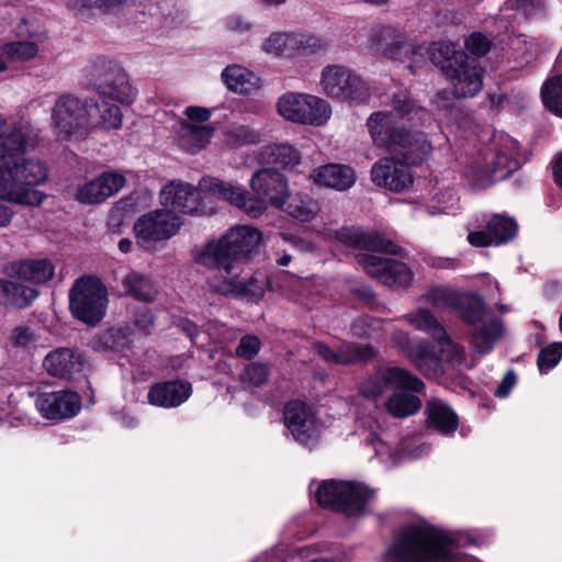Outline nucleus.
I'll return each mask as SVG.
<instances>
[{
    "label": "nucleus",
    "instance_id": "nucleus-23",
    "mask_svg": "<svg viewBox=\"0 0 562 562\" xmlns=\"http://www.w3.org/2000/svg\"><path fill=\"white\" fill-rule=\"evenodd\" d=\"M283 417L288 429L297 441L310 440L315 427V414L311 406L297 400L290 401L284 406Z\"/></svg>",
    "mask_w": 562,
    "mask_h": 562
},
{
    "label": "nucleus",
    "instance_id": "nucleus-64",
    "mask_svg": "<svg viewBox=\"0 0 562 562\" xmlns=\"http://www.w3.org/2000/svg\"><path fill=\"white\" fill-rule=\"evenodd\" d=\"M449 92L446 90H441L437 92L435 102L439 109H447L449 106Z\"/></svg>",
    "mask_w": 562,
    "mask_h": 562
},
{
    "label": "nucleus",
    "instance_id": "nucleus-39",
    "mask_svg": "<svg viewBox=\"0 0 562 562\" xmlns=\"http://www.w3.org/2000/svg\"><path fill=\"white\" fill-rule=\"evenodd\" d=\"M304 124L313 126L324 125L331 116V106L325 100L317 95L305 93L304 101Z\"/></svg>",
    "mask_w": 562,
    "mask_h": 562
},
{
    "label": "nucleus",
    "instance_id": "nucleus-53",
    "mask_svg": "<svg viewBox=\"0 0 562 562\" xmlns=\"http://www.w3.org/2000/svg\"><path fill=\"white\" fill-rule=\"evenodd\" d=\"M85 8H94L104 13L113 12L126 7L134 0H76Z\"/></svg>",
    "mask_w": 562,
    "mask_h": 562
},
{
    "label": "nucleus",
    "instance_id": "nucleus-44",
    "mask_svg": "<svg viewBox=\"0 0 562 562\" xmlns=\"http://www.w3.org/2000/svg\"><path fill=\"white\" fill-rule=\"evenodd\" d=\"M541 95L546 109L562 116V75L547 80L541 89Z\"/></svg>",
    "mask_w": 562,
    "mask_h": 562
},
{
    "label": "nucleus",
    "instance_id": "nucleus-26",
    "mask_svg": "<svg viewBox=\"0 0 562 562\" xmlns=\"http://www.w3.org/2000/svg\"><path fill=\"white\" fill-rule=\"evenodd\" d=\"M83 358L69 348H56L43 360L46 372L56 378H70L74 373L81 371Z\"/></svg>",
    "mask_w": 562,
    "mask_h": 562
},
{
    "label": "nucleus",
    "instance_id": "nucleus-63",
    "mask_svg": "<svg viewBox=\"0 0 562 562\" xmlns=\"http://www.w3.org/2000/svg\"><path fill=\"white\" fill-rule=\"evenodd\" d=\"M180 326L182 327L183 331L188 335V337L191 340H194V338L199 334V330H198V327L195 326V324H193L189 321H183V322H181Z\"/></svg>",
    "mask_w": 562,
    "mask_h": 562
},
{
    "label": "nucleus",
    "instance_id": "nucleus-50",
    "mask_svg": "<svg viewBox=\"0 0 562 562\" xmlns=\"http://www.w3.org/2000/svg\"><path fill=\"white\" fill-rule=\"evenodd\" d=\"M562 357V344L555 342L542 348L538 355L537 364L541 373L554 368Z\"/></svg>",
    "mask_w": 562,
    "mask_h": 562
},
{
    "label": "nucleus",
    "instance_id": "nucleus-4",
    "mask_svg": "<svg viewBox=\"0 0 562 562\" xmlns=\"http://www.w3.org/2000/svg\"><path fill=\"white\" fill-rule=\"evenodd\" d=\"M335 237L347 247L368 251L358 254L356 261L370 277L382 284L390 288H407L412 284L413 272L406 263L379 255L398 254L401 247L393 241L379 234L363 233L355 227H342L335 232Z\"/></svg>",
    "mask_w": 562,
    "mask_h": 562
},
{
    "label": "nucleus",
    "instance_id": "nucleus-10",
    "mask_svg": "<svg viewBox=\"0 0 562 562\" xmlns=\"http://www.w3.org/2000/svg\"><path fill=\"white\" fill-rule=\"evenodd\" d=\"M52 125L59 139L86 137L90 133L89 100L72 94L60 95L52 110Z\"/></svg>",
    "mask_w": 562,
    "mask_h": 562
},
{
    "label": "nucleus",
    "instance_id": "nucleus-18",
    "mask_svg": "<svg viewBox=\"0 0 562 562\" xmlns=\"http://www.w3.org/2000/svg\"><path fill=\"white\" fill-rule=\"evenodd\" d=\"M125 184V178L117 172H103L99 177L79 184L75 198L82 204H98L117 193Z\"/></svg>",
    "mask_w": 562,
    "mask_h": 562
},
{
    "label": "nucleus",
    "instance_id": "nucleus-29",
    "mask_svg": "<svg viewBox=\"0 0 562 562\" xmlns=\"http://www.w3.org/2000/svg\"><path fill=\"white\" fill-rule=\"evenodd\" d=\"M370 494H315V502L325 508L341 512L348 516L364 509Z\"/></svg>",
    "mask_w": 562,
    "mask_h": 562
},
{
    "label": "nucleus",
    "instance_id": "nucleus-59",
    "mask_svg": "<svg viewBox=\"0 0 562 562\" xmlns=\"http://www.w3.org/2000/svg\"><path fill=\"white\" fill-rule=\"evenodd\" d=\"M317 550H318V548L315 546L296 547L294 549H291V551L289 552L288 559H296L297 558L299 560H304V559L312 557L314 553H316Z\"/></svg>",
    "mask_w": 562,
    "mask_h": 562
},
{
    "label": "nucleus",
    "instance_id": "nucleus-43",
    "mask_svg": "<svg viewBox=\"0 0 562 562\" xmlns=\"http://www.w3.org/2000/svg\"><path fill=\"white\" fill-rule=\"evenodd\" d=\"M38 53V47L35 42L19 41L5 44L1 52L0 58L4 61V69L7 63L11 60L25 61L34 58Z\"/></svg>",
    "mask_w": 562,
    "mask_h": 562
},
{
    "label": "nucleus",
    "instance_id": "nucleus-5",
    "mask_svg": "<svg viewBox=\"0 0 562 562\" xmlns=\"http://www.w3.org/2000/svg\"><path fill=\"white\" fill-rule=\"evenodd\" d=\"M518 167V143L508 134L494 131L482 137V144L469 158L464 175L473 184L484 188L494 182V176H507Z\"/></svg>",
    "mask_w": 562,
    "mask_h": 562
},
{
    "label": "nucleus",
    "instance_id": "nucleus-36",
    "mask_svg": "<svg viewBox=\"0 0 562 562\" xmlns=\"http://www.w3.org/2000/svg\"><path fill=\"white\" fill-rule=\"evenodd\" d=\"M305 93L288 92L281 95L277 103L278 113L285 120L304 124Z\"/></svg>",
    "mask_w": 562,
    "mask_h": 562
},
{
    "label": "nucleus",
    "instance_id": "nucleus-28",
    "mask_svg": "<svg viewBox=\"0 0 562 562\" xmlns=\"http://www.w3.org/2000/svg\"><path fill=\"white\" fill-rule=\"evenodd\" d=\"M314 180L318 184L344 191L353 186L356 175L348 166L330 164L315 169Z\"/></svg>",
    "mask_w": 562,
    "mask_h": 562
},
{
    "label": "nucleus",
    "instance_id": "nucleus-56",
    "mask_svg": "<svg viewBox=\"0 0 562 562\" xmlns=\"http://www.w3.org/2000/svg\"><path fill=\"white\" fill-rule=\"evenodd\" d=\"M184 114L188 120L192 122L204 123L211 117L212 110L204 106L191 105L186 108Z\"/></svg>",
    "mask_w": 562,
    "mask_h": 562
},
{
    "label": "nucleus",
    "instance_id": "nucleus-21",
    "mask_svg": "<svg viewBox=\"0 0 562 562\" xmlns=\"http://www.w3.org/2000/svg\"><path fill=\"white\" fill-rule=\"evenodd\" d=\"M192 392V384L188 381L181 379L161 381L149 387L147 401L157 407L173 408L187 402Z\"/></svg>",
    "mask_w": 562,
    "mask_h": 562
},
{
    "label": "nucleus",
    "instance_id": "nucleus-47",
    "mask_svg": "<svg viewBox=\"0 0 562 562\" xmlns=\"http://www.w3.org/2000/svg\"><path fill=\"white\" fill-rule=\"evenodd\" d=\"M261 134L249 126L238 125L225 133L224 142L229 147H240L260 142Z\"/></svg>",
    "mask_w": 562,
    "mask_h": 562
},
{
    "label": "nucleus",
    "instance_id": "nucleus-46",
    "mask_svg": "<svg viewBox=\"0 0 562 562\" xmlns=\"http://www.w3.org/2000/svg\"><path fill=\"white\" fill-rule=\"evenodd\" d=\"M460 295L461 293L454 290L437 286L430 289L423 299L437 310L454 311Z\"/></svg>",
    "mask_w": 562,
    "mask_h": 562
},
{
    "label": "nucleus",
    "instance_id": "nucleus-57",
    "mask_svg": "<svg viewBox=\"0 0 562 562\" xmlns=\"http://www.w3.org/2000/svg\"><path fill=\"white\" fill-rule=\"evenodd\" d=\"M516 383V375L513 371H508L503 378L501 384L495 391V395L498 397H506Z\"/></svg>",
    "mask_w": 562,
    "mask_h": 562
},
{
    "label": "nucleus",
    "instance_id": "nucleus-11",
    "mask_svg": "<svg viewBox=\"0 0 562 562\" xmlns=\"http://www.w3.org/2000/svg\"><path fill=\"white\" fill-rule=\"evenodd\" d=\"M203 179L200 180L198 188L182 181L169 182L160 191L161 204L184 214H212L214 209L209 205V199L216 196L201 188Z\"/></svg>",
    "mask_w": 562,
    "mask_h": 562
},
{
    "label": "nucleus",
    "instance_id": "nucleus-14",
    "mask_svg": "<svg viewBox=\"0 0 562 562\" xmlns=\"http://www.w3.org/2000/svg\"><path fill=\"white\" fill-rule=\"evenodd\" d=\"M92 75L104 78L97 86L101 99H110L123 105L132 104L136 99L137 90L130 82L128 76L123 70L111 67V63L105 59H99L94 64Z\"/></svg>",
    "mask_w": 562,
    "mask_h": 562
},
{
    "label": "nucleus",
    "instance_id": "nucleus-24",
    "mask_svg": "<svg viewBox=\"0 0 562 562\" xmlns=\"http://www.w3.org/2000/svg\"><path fill=\"white\" fill-rule=\"evenodd\" d=\"M314 349L324 361L333 364H355L369 361L374 357L371 345L345 342L335 351L323 342H316Z\"/></svg>",
    "mask_w": 562,
    "mask_h": 562
},
{
    "label": "nucleus",
    "instance_id": "nucleus-48",
    "mask_svg": "<svg viewBox=\"0 0 562 562\" xmlns=\"http://www.w3.org/2000/svg\"><path fill=\"white\" fill-rule=\"evenodd\" d=\"M436 341L438 342L442 357L452 366H461L465 362L467 357L464 347L453 342L447 331H445V336L442 338H438Z\"/></svg>",
    "mask_w": 562,
    "mask_h": 562
},
{
    "label": "nucleus",
    "instance_id": "nucleus-13",
    "mask_svg": "<svg viewBox=\"0 0 562 562\" xmlns=\"http://www.w3.org/2000/svg\"><path fill=\"white\" fill-rule=\"evenodd\" d=\"M368 47L372 54L394 61H405L416 50L406 31L394 25L374 26L369 35Z\"/></svg>",
    "mask_w": 562,
    "mask_h": 562
},
{
    "label": "nucleus",
    "instance_id": "nucleus-22",
    "mask_svg": "<svg viewBox=\"0 0 562 562\" xmlns=\"http://www.w3.org/2000/svg\"><path fill=\"white\" fill-rule=\"evenodd\" d=\"M392 339L425 376L431 378L438 375L440 371L439 359L434 355L432 349L427 344L419 342L415 347H412L409 337L404 331L394 333Z\"/></svg>",
    "mask_w": 562,
    "mask_h": 562
},
{
    "label": "nucleus",
    "instance_id": "nucleus-58",
    "mask_svg": "<svg viewBox=\"0 0 562 562\" xmlns=\"http://www.w3.org/2000/svg\"><path fill=\"white\" fill-rule=\"evenodd\" d=\"M514 7L529 16L542 8V2L541 0H515Z\"/></svg>",
    "mask_w": 562,
    "mask_h": 562
},
{
    "label": "nucleus",
    "instance_id": "nucleus-38",
    "mask_svg": "<svg viewBox=\"0 0 562 562\" xmlns=\"http://www.w3.org/2000/svg\"><path fill=\"white\" fill-rule=\"evenodd\" d=\"M459 317L468 324H476L483 321L485 315L484 301L471 293H461L458 305L454 308Z\"/></svg>",
    "mask_w": 562,
    "mask_h": 562
},
{
    "label": "nucleus",
    "instance_id": "nucleus-54",
    "mask_svg": "<svg viewBox=\"0 0 562 562\" xmlns=\"http://www.w3.org/2000/svg\"><path fill=\"white\" fill-rule=\"evenodd\" d=\"M465 48L474 56L481 57L490 52L491 42L481 33H473L465 40Z\"/></svg>",
    "mask_w": 562,
    "mask_h": 562
},
{
    "label": "nucleus",
    "instance_id": "nucleus-16",
    "mask_svg": "<svg viewBox=\"0 0 562 562\" xmlns=\"http://www.w3.org/2000/svg\"><path fill=\"white\" fill-rule=\"evenodd\" d=\"M371 179L378 187L394 192H403L414 182L411 169L394 156L376 161L371 168Z\"/></svg>",
    "mask_w": 562,
    "mask_h": 562
},
{
    "label": "nucleus",
    "instance_id": "nucleus-27",
    "mask_svg": "<svg viewBox=\"0 0 562 562\" xmlns=\"http://www.w3.org/2000/svg\"><path fill=\"white\" fill-rule=\"evenodd\" d=\"M110 99H101V103L89 100L90 132L95 128L119 130L122 126L123 114L116 104L110 103Z\"/></svg>",
    "mask_w": 562,
    "mask_h": 562
},
{
    "label": "nucleus",
    "instance_id": "nucleus-41",
    "mask_svg": "<svg viewBox=\"0 0 562 562\" xmlns=\"http://www.w3.org/2000/svg\"><path fill=\"white\" fill-rule=\"evenodd\" d=\"M404 318L408 324L430 335L435 340L445 336L446 329L428 310L418 308L416 312L405 315Z\"/></svg>",
    "mask_w": 562,
    "mask_h": 562
},
{
    "label": "nucleus",
    "instance_id": "nucleus-35",
    "mask_svg": "<svg viewBox=\"0 0 562 562\" xmlns=\"http://www.w3.org/2000/svg\"><path fill=\"white\" fill-rule=\"evenodd\" d=\"M427 420L431 427L442 434L453 432L458 427V417L445 403L434 400L427 404Z\"/></svg>",
    "mask_w": 562,
    "mask_h": 562
},
{
    "label": "nucleus",
    "instance_id": "nucleus-19",
    "mask_svg": "<svg viewBox=\"0 0 562 562\" xmlns=\"http://www.w3.org/2000/svg\"><path fill=\"white\" fill-rule=\"evenodd\" d=\"M445 75L452 86L456 98H473L482 90L483 70L474 58L469 57Z\"/></svg>",
    "mask_w": 562,
    "mask_h": 562
},
{
    "label": "nucleus",
    "instance_id": "nucleus-42",
    "mask_svg": "<svg viewBox=\"0 0 562 562\" xmlns=\"http://www.w3.org/2000/svg\"><path fill=\"white\" fill-rule=\"evenodd\" d=\"M310 492H374L364 482L357 480H312L308 486Z\"/></svg>",
    "mask_w": 562,
    "mask_h": 562
},
{
    "label": "nucleus",
    "instance_id": "nucleus-33",
    "mask_svg": "<svg viewBox=\"0 0 562 562\" xmlns=\"http://www.w3.org/2000/svg\"><path fill=\"white\" fill-rule=\"evenodd\" d=\"M260 159L267 165L291 169L300 162V155L289 144H271L261 149Z\"/></svg>",
    "mask_w": 562,
    "mask_h": 562
},
{
    "label": "nucleus",
    "instance_id": "nucleus-32",
    "mask_svg": "<svg viewBox=\"0 0 562 562\" xmlns=\"http://www.w3.org/2000/svg\"><path fill=\"white\" fill-rule=\"evenodd\" d=\"M428 52L432 64L440 67L445 74L469 58L457 43L450 41L435 42L430 45Z\"/></svg>",
    "mask_w": 562,
    "mask_h": 562
},
{
    "label": "nucleus",
    "instance_id": "nucleus-8",
    "mask_svg": "<svg viewBox=\"0 0 562 562\" xmlns=\"http://www.w3.org/2000/svg\"><path fill=\"white\" fill-rule=\"evenodd\" d=\"M322 91L330 99L350 104H364L370 99V87L353 69L328 65L321 74Z\"/></svg>",
    "mask_w": 562,
    "mask_h": 562
},
{
    "label": "nucleus",
    "instance_id": "nucleus-40",
    "mask_svg": "<svg viewBox=\"0 0 562 562\" xmlns=\"http://www.w3.org/2000/svg\"><path fill=\"white\" fill-rule=\"evenodd\" d=\"M385 407L392 416L405 418L416 414L422 407V402L413 394L394 393L387 398Z\"/></svg>",
    "mask_w": 562,
    "mask_h": 562
},
{
    "label": "nucleus",
    "instance_id": "nucleus-25",
    "mask_svg": "<svg viewBox=\"0 0 562 562\" xmlns=\"http://www.w3.org/2000/svg\"><path fill=\"white\" fill-rule=\"evenodd\" d=\"M322 45L317 38L293 33H273L263 44V49L276 56H290L293 52H305Z\"/></svg>",
    "mask_w": 562,
    "mask_h": 562
},
{
    "label": "nucleus",
    "instance_id": "nucleus-2",
    "mask_svg": "<svg viewBox=\"0 0 562 562\" xmlns=\"http://www.w3.org/2000/svg\"><path fill=\"white\" fill-rule=\"evenodd\" d=\"M261 234L250 226H236L222 238L207 243L196 260L213 270L207 278L211 291L246 297L251 301L262 299L266 285L263 282L240 277L241 263L258 247Z\"/></svg>",
    "mask_w": 562,
    "mask_h": 562
},
{
    "label": "nucleus",
    "instance_id": "nucleus-12",
    "mask_svg": "<svg viewBox=\"0 0 562 562\" xmlns=\"http://www.w3.org/2000/svg\"><path fill=\"white\" fill-rule=\"evenodd\" d=\"M390 387L420 393L424 391L425 384L406 369L379 367L372 375L361 382L359 391L362 396L376 400Z\"/></svg>",
    "mask_w": 562,
    "mask_h": 562
},
{
    "label": "nucleus",
    "instance_id": "nucleus-7",
    "mask_svg": "<svg viewBox=\"0 0 562 562\" xmlns=\"http://www.w3.org/2000/svg\"><path fill=\"white\" fill-rule=\"evenodd\" d=\"M0 278V305L18 308L29 306L37 296L35 286L50 281L55 276V266L47 258L18 260L7 263Z\"/></svg>",
    "mask_w": 562,
    "mask_h": 562
},
{
    "label": "nucleus",
    "instance_id": "nucleus-6",
    "mask_svg": "<svg viewBox=\"0 0 562 562\" xmlns=\"http://www.w3.org/2000/svg\"><path fill=\"white\" fill-rule=\"evenodd\" d=\"M393 114L386 111L372 113L367 127L372 143L385 149L405 166L420 165L427 160L432 146L423 132H411L393 124Z\"/></svg>",
    "mask_w": 562,
    "mask_h": 562
},
{
    "label": "nucleus",
    "instance_id": "nucleus-34",
    "mask_svg": "<svg viewBox=\"0 0 562 562\" xmlns=\"http://www.w3.org/2000/svg\"><path fill=\"white\" fill-rule=\"evenodd\" d=\"M504 327L498 318H491L484 322L472 335V347L479 353H487L492 350L494 344L501 339Z\"/></svg>",
    "mask_w": 562,
    "mask_h": 562
},
{
    "label": "nucleus",
    "instance_id": "nucleus-15",
    "mask_svg": "<svg viewBox=\"0 0 562 562\" xmlns=\"http://www.w3.org/2000/svg\"><path fill=\"white\" fill-rule=\"evenodd\" d=\"M181 226L177 215L170 210H156L140 216L135 225L136 237L144 241H161L175 236Z\"/></svg>",
    "mask_w": 562,
    "mask_h": 562
},
{
    "label": "nucleus",
    "instance_id": "nucleus-49",
    "mask_svg": "<svg viewBox=\"0 0 562 562\" xmlns=\"http://www.w3.org/2000/svg\"><path fill=\"white\" fill-rule=\"evenodd\" d=\"M285 212L293 218L305 223L312 221L316 215V207L310 199L293 198L286 205Z\"/></svg>",
    "mask_w": 562,
    "mask_h": 562
},
{
    "label": "nucleus",
    "instance_id": "nucleus-61",
    "mask_svg": "<svg viewBox=\"0 0 562 562\" xmlns=\"http://www.w3.org/2000/svg\"><path fill=\"white\" fill-rule=\"evenodd\" d=\"M226 24L227 27L233 31H246L249 29V25L246 22H243L239 18H229Z\"/></svg>",
    "mask_w": 562,
    "mask_h": 562
},
{
    "label": "nucleus",
    "instance_id": "nucleus-62",
    "mask_svg": "<svg viewBox=\"0 0 562 562\" xmlns=\"http://www.w3.org/2000/svg\"><path fill=\"white\" fill-rule=\"evenodd\" d=\"M553 177L555 183L562 188V154L557 158L553 165Z\"/></svg>",
    "mask_w": 562,
    "mask_h": 562
},
{
    "label": "nucleus",
    "instance_id": "nucleus-17",
    "mask_svg": "<svg viewBox=\"0 0 562 562\" xmlns=\"http://www.w3.org/2000/svg\"><path fill=\"white\" fill-rule=\"evenodd\" d=\"M35 406L43 418L60 420L76 416L81 401L77 393L70 391L45 392L38 394Z\"/></svg>",
    "mask_w": 562,
    "mask_h": 562
},
{
    "label": "nucleus",
    "instance_id": "nucleus-37",
    "mask_svg": "<svg viewBox=\"0 0 562 562\" xmlns=\"http://www.w3.org/2000/svg\"><path fill=\"white\" fill-rule=\"evenodd\" d=\"M123 288L126 294L144 302H151L157 294L151 280L136 272H131L124 278Z\"/></svg>",
    "mask_w": 562,
    "mask_h": 562
},
{
    "label": "nucleus",
    "instance_id": "nucleus-60",
    "mask_svg": "<svg viewBox=\"0 0 562 562\" xmlns=\"http://www.w3.org/2000/svg\"><path fill=\"white\" fill-rule=\"evenodd\" d=\"M13 216V211L10 206L0 203V226L4 227L10 224Z\"/></svg>",
    "mask_w": 562,
    "mask_h": 562
},
{
    "label": "nucleus",
    "instance_id": "nucleus-55",
    "mask_svg": "<svg viewBox=\"0 0 562 562\" xmlns=\"http://www.w3.org/2000/svg\"><path fill=\"white\" fill-rule=\"evenodd\" d=\"M260 349V340L252 335L244 336L236 348V355L245 359L254 358Z\"/></svg>",
    "mask_w": 562,
    "mask_h": 562
},
{
    "label": "nucleus",
    "instance_id": "nucleus-51",
    "mask_svg": "<svg viewBox=\"0 0 562 562\" xmlns=\"http://www.w3.org/2000/svg\"><path fill=\"white\" fill-rule=\"evenodd\" d=\"M38 336L25 325H20L11 330L9 341L14 348L30 349L35 347Z\"/></svg>",
    "mask_w": 562,
    "mask_h": 562
},
{
    "label": "nucleus",
    "instance_id": "nucleus-52",
    "mask_svg": "<svg viewBox=\"0 0 562 562\" xmlns=\"http://www.w3.org/2000/svg\"><path fill=\"white\" fill-rule=\"evenodd\" d=\"M269 369L266 364L251 362L247 364L241 374V381L251 386H260L267 382Z\"/></svg>",
    "mask_w": 562,
    "mask_h": 562
},
{
    "label": "nucleus",
    "instance_id": "nucleus-30",
    "mask_svg": "<svg viewBox=\"0 0 562 562\" xmlns=\"http://www.w3.org/2000/svg\"><path fill=\"white\" fill-rule=\"evenodd\" d=\"M210 125H194L181 122L177 132L179 146L188 153L195 154L206 147L214 134Z\"/></svg>",
    "mask_w": 562,
    "mask_h": 562
},
{
    "label": "nucleus",
    "instance_id": "nucleus-31",
    "mask_svg": "<svg viewBox=\"0 0 562 562\" xmlns=\"http://www.w3.org/2000/svg\"><path fill=\"white\" fill-rule=\"evenodd\" d=\"M222 79L228 90L239 94H250L261 87L260 79L239 65L227 66L222 71Z\"/></svg>",
    "mask_w": 562,
    "mask_h": 562
},
{
    "label": "nucleus",
    "instance_id": "nucleus-1",
    "mask_svg": "<svg viewBox=\"0 0 562 562\" xmlns=\"http://www.w3.org/2000/svg\"><path fill=\"white\" fill-rule=\"evenodd\" d=\"M37 145V135L26 122H0V199L20 205L42 204L46 194L36 187L46 182V165L20 158Z\"/></svg>",
    "mask_w": 562,
    "mask_h": 562
},
{
    "label": "nucleus",
    "instance_id": "nucleus-45",
    "mask_svg": "<svg viewBox=\"0 0 562 562\" xmlns=\"http://www.w3.org/2000/svg\"><path fill=\"white\" fill-rule=\"evenodd\" d=\"M392 106L393 111L401 119L424 120L428 116V112L424 108L418 106L407 92L394 94L392 98Z\"/></svg>",
    "mask_w": 562,
    "mask_h": 562
},
{
    "label": "nucleus",
    "instance_id": "nucleus-9",
    "mask_svg": "<svg viewBox=\"0 0 562 562\" xmlns=\"http://www.w3.org/2000/svg\"><path fill=\"white\" fill-rule=\"evenodd\" d=\"M68 296L69 310L76 319L87 325H95L105 315L106 290L97 278L83 276L77 279Z\"/></svg>",
    "mask_w": 562,
    "mask_h": 562
},
{
    "label": "nucleus",
    "instance_id": "nucleus-3",
    "mask_svg": "<svg viewBox=\"0 0 562 562\" xmlns=\"http://www.w3.org/2000/svg\"><path fill=\"white\" fill-rule=\"evenodd\" d=\"M249 187L255 196H249L243 188L218 178L204 177L201 182V188L210 191L216 199L229 202L254 218L262 215L268 205L282 209L290 198L286 178L273 168L257 170L251 176Z\"/></svg>",
    "mask_w": 562,
    "mask_h": 562
},
{
    "label": "nucleus",
    "instance_id": "nucleus-20",
    "mask_svg": "<svg viewBox=\"0 0 562 562\" xmlns=\"http://www.w3.org/2000/svg\"><path fill=\"white\" fill-rule=\"evenodd\" d=\"M486 231H473L468 234V241L474 247L498 246L513 239L517 234L514 218L494 214L486 221Z\"/></svg>",
    "mask_w": 562,
    "mask_h": 562
}]
</instances>
